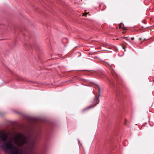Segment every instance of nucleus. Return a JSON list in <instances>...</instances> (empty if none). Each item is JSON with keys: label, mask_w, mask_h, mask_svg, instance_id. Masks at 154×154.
I'll return each mask as SVG.
<instances>
[{"label": "nucleus", "mask_w": 154, "mask_h": 154, "mask_svg": "<svg viewBox=\"0 0 154 154\" xmlns=\"http://www.w3.org/2000/svg\"><path fill=\"white\" fill-rule=\"evenodd\" d=\"M124 38L126 40H128V39L127 38V37H124Z\"/></svg>", "instance_id": "423d86ee"}, {"label": "nucleus", "mask_w": 154, "mask_h": 154, "mask_svg": "<svg viewBox=\"0 0 154 154\" xmlns=\"http://www.w3.org/2000/svg\"><path fill=\"white\" fill-rule=\"evenodd\" d=\"M134 39V37H132V38H131V39L132 40H133Z\"/></svg>", "instance_id": "0eeeda50"}, {"label": "nucleus", "mask_w": 154, "mask_h": 154, "mask_svg": "<svg viewBox=\"0 0 154 154\" xmlns=\"http://www.w3.org/2000/svg\"><path fill=\"white\" fill-rule=\"evenodd\" d=\"M141 40V38H139V40Z\"/></svg>", "instance_id": "1a4fd4ad"}, {"label": "nucleus", "mask_w": 154, "mask_h": 154, "mask_svg": "<svg viewBox=\"0 0 154 154\" xmlns=\"http://www.w3.org/2000/svg\"><path fill=\"white\" fill-rule=\"evenodd\" d=\"M99 97H98L96 99V100L97 101V103H98L99 102V99H98Z\"/></svg>", "instance_id": "20e7f679"}, {"label": "nucleus", "mask_w": 154, "mask_h": 154, "mask_svg": "<svg viewBox=\"0 0 154 154\" xmlns=\"http://www.w3.org/2000/svg\"><path fill=\"white\" fill-rule=\"evenodd\" d=\"M119 28L120 29H123L124 28V25L123 23H121L119 25Z\"/></svg>", "instance_id": "7ed1b4c3"}, {"label": "nucleus", "mask_w": 154, "mask_h": 154, "mask_svg": "<svg viewBox=\"0 0 154 154\" xmlns=\"http://www.w3.org/2000/svg\"><path fill=\"white\" fill-rule=\"evenodd\" d=\"M8 138V134L7 133L1 132L0 134V143L3 142L4 143L3 147L11 151L10 154H22V152L19 150L17 147L14 146L13 144V140L12 138L10 139L6 143Z\"/></svg>", "instance_id": "f03ea898"}, {"label": "nucleus", "mask_w": 154, "mask_h": 154, "mask_svg": "<svg viewBox=\"0 0 154 154\" xmlns=\"http://www.w3.org/2000/svg\"><path fill=\"white\" fill-rule=\"evenodd\" d=\"M126 46H124L123 47V48L124 49H125V48H126Z\"/></svg>", "instance_id": "6e6552de"}, {"label": "nucleus", "mask_w": 154, "mask_h": 154, "mask_svg": "<svg viewBox=\"0 0 154 154\" xmlns=\"http://www.w3.org/2000/svg\"><path fill=\"white\" fill-rule=\"evenodd\" d=\"M13 140L14 143L18 146H26L28 150L33 149L35 142L24 134L18 133L14 137Z\"/></svg>", "instance_id": "f257e3e1"}, {"label": "nucleus", "mask_w": 154, "mask_h": 154, "mask_svg": "<svg viewBox=\"0 0 154 154\" xmlns=\"http://www.w3.org/2000/svg\"><path fill=\"white\" fill-rule=\"evenodd\" d=\"M87 13L86 12L85 14H83V15L86 16L87 15Z\"/></svg>", "instance_id": "39448f33"}]
</instances>
